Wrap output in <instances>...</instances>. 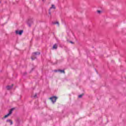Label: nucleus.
<instances>
[{"mask_svg":"<svg viewBox=\"0 0 126 126\" xmlns=\"http://www.w3.org/2000/svg\"><path fill=\"white\" fill-rule=\"evenodd\" d=\"M70 42L71 43V44H72V41H70Z\"/></svg>","mask_w":126,"mask_h":126,"instance_id":"14","label":"nucleus"},{"mask_svg":"<svg viewBox=\"0 0 126 126\" xmlns=\"http://www.w3.org/2000/svg\"><path fill=\"white\" fill-rule=\"evenodd\" d=\"M83 96V94H81L78 96L79 98H81Z\"/></svg>","mask_w":126,"mask_h":126,"instance_id":"11","label":"nucleus"},{"mask_svg":"<svg viewBox=\"0 0 126 126\" xmlns=\"http://www.w3.org/2000/svg\"><path fill=\"white\" fill-rule=\"evenodd\" d=\"M56 9V7L55 6V5L52 4V6L50 7V9H49V14H51V10H52V9Z\"/></svg>","mask_w":126,"mask_h":126,"instance_id":"5","label":"nucleus"},{"mask_svg":"<svg viewBox=\"0 0 126 126\" xmlns=\"http://www.w3.org/2000/svg\"><path fill=\"white\" fill-rule=\"evenodd\" d=\"M13 87V85H12L11 86H8L6 87V89L7 90H10V89H11Z\"/></svg>","mask_w":126,"mask_h":126,"instance_id":"7","label":"nucleus"},{"mask_svg":"<svg viewBox=\"0 0 126 126\" xmlns=\"http://www.w3.org/2000/svg\"><path fill=\"white\" fill-rule=\"evenodd\" d=\"M53 24H57L59 26V22H56L53 23Z\"/></svg>","mask_w":126,"mask_h":126,"instance_id":"10","label":"nucleus"},{"mask_svg":"<svg viewBox=\"0 0 126 126\" xmlns=\"http://www.w3.org/2000/svg\"><path fill=\"white\" fill-rule=\"evenodd\" d=\"M34 98L37 97V94H35L34 96H33Z\"/></svg>","mask_w":126,"mask_h":126,"instance_id":"13","label":"nucleus"},{"mask_svg":"<svg viewBox=\"0 0 126 126\" xmlns=\"http://www.w3.org/2000/svg\"><path fill=\"white\" fill-rule=\"evenodd\" d=\"M0 2H1V1H0Z\"/></svg>","mask_w":126,"mask_h":126,"instance_id":"15","label":"nucleus"},{"mask_svg":"<svg viewBox=\"0 0 126 126\" xmlns=\"http://www.w3.org/2000/svg\"><path fill=\"white\" fill-rule=\"evenodd\" d=\"M97 13L100 14V13H101V11H100V10H98V11H97Z\"/></svg>","mask_w":126,"mask_h":126,"instance_id":"12","label":"nucleus"},{"mask_svg":"<svg viewBox=\"0 0 126 126\" xmlns=\"http://www.w3.org/2000/svg\"><path fill=\"white\" fill-rule=\"evenodd\" d=\"M7 123H10V125H12L13 122L10 120H7Z\"/></svg>","mask_w":126,"mask_h":126,"instance_id":"8","label":"nucleus"},{"mask_svg":"<svg viewBox=\"0 0 126 126\" xmlns=\"http://www.w3.org/2000/svg\"><path fill=\"white\" fill-rule=\"evenodd\" d=\"M23 33V31H16V34L17 35H21Z\"/></svg>","mask_w":126,"mask_h":126,"instance_id":"4","label":"nucleus"},{"mask_svg":"<svg viewBox=\"0 0 126 126\" xmlns=\"http://www.w3.org/2000/svg\"><path fill=\"white\" fill-rule=\"evenodd\" d=\"M40 55V52H34L32 54V56L31 57L32 61H34V59H36L37 56Z\"/></svg>","mask_w":126,"mask_h":126,"instance_id":"1","label":"nucleus"},{"mask_svg":"<svg viewBox=\"0 0 126 126\" xmlns=\"http://www.w3.org/2000/svg\"><path fill=\"white\" fill-rule=\"evenodd\" d=\"M50 100H51L52 103H55L57 101V99H58V97L56 96H52L50 98Z\"/></svg>","mask_w":126,"mask_h":126,"instance_id":"3","label":"nucleus"},{"mask_svg":"<svg viewBox=\"0 0 126 126\" xmlns=\"http://www.w3.org/2000/svg\"><path fill=\"white\" fill-rule=\"evenodd\" d=\"M55 72H61V73H64V70H54Z\"/></svg>","mask_w":126,"mask_h":126,"instance_id":"6","label":"nucleus"},{"mask_svg":"<svg viewBox=\"0 0 126 126\" xmlns=\"http://www.w3.org/2000/svg\"><path fill=\"white\" fill-rule=\"evenodd\" d=\"M53 49H57L58 48V45L57 44H55L53 45Z\"/></svg>","mask_w":126,"mask_h":126,"instance_id":"9","label":"nucleus"},{"mask_svg":"<svg viewBox=\"0 0 126 126\" xmlns=\"http://www.w3.org/2000/svg\"><path fill=\"white\" fill-rule=\"evenodd\" d=\"M14 110V108H12L10 109V110L9 111V113L4 116V118H7V117H8V116H10V115H11V114H12V111Z\"/></svg>","mask_w":126,"mask_h":126,"instance_id":"2","label":"nucleus"}]
</instances>
